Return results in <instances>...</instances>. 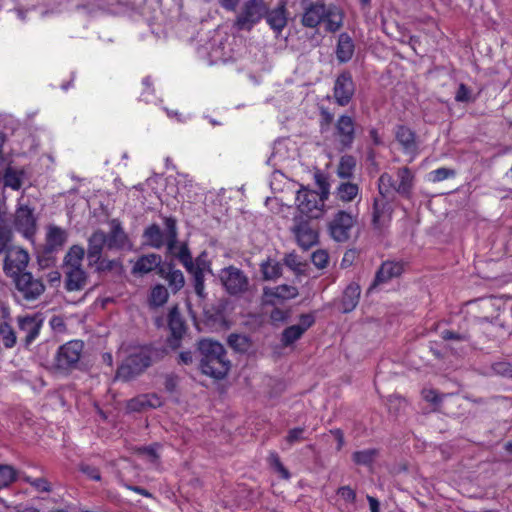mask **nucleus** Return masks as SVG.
Masks as SVG:
<instances>
[{
	"label": "nucleus",
	"mask_w": 512,
	"mask_h": 512,
	"mask_svg": "<svg viewBox=\"0 0 512 512\" xmlns=\"http://www.w3.org/2000/svg\"><path fill=\"white\" fill-rule=\"evenodd\" d=\"M204 212L206 221H214L217 224H240L241 219L246 220L241 200L233 198L230 192L224 189L206 197Z\"/></svg>",
	"instance_id": "obj_1"
},
{
	"label": "nucleus",
	"mask_w": 512,
	"mask_h": 512,
	"mask_svg": "<svg viewBox=\"0 0 512 512\" xmlns=\"http://www.w3.org/2000/svg\"><path fill=\"white\" fill-rule=\"evenodd\" d=\"M198 349L201 354L202 373L215 379L224 378L230 369V361L223 345L211 339H203L199 342Z\"/></svg>",
	"instance_id": "obj_2"
},
{
	"label": "nucleus",
	"mask_w": 512,
	"mask_h": 512,
	"mask_svg": "<svg viewBox=\"0 0 512 512\" xmlns=\"http://www.w3.org/2000/svg\"><path fill=\"white\" fill-rule=\"evenodd\" d=\"M157 354V348L151 344L130 347L126 357L117 368L116 378L125 382L136 378L150 367Z\"/></svg>",
	"instance_id": "obj_3"
},
{
	"label": "nucleus",
	"mask_w": 512,
	"mask_h": 512,
	"mask_svg": "<svg viewBox=\"0 0 512 512\" xmlns=\"http://www.w3.org/2000/svg\"><path fill=\"white\" fill-rule=\"evenodd\" d=\"M301 23L308 28H316L323 23L326 31L336 32L343 24V14L335 5L312 2L304 7Z\"/></svg>",
	"instance_id": "obj_4"
},
{
	"label": "nucleus",
	"mask_w": 512,
	"mask_h": 512,
	"mask_svg": "<svg viewBox=\"0 0 512 512\" xmlns=\"http://www.w3.org/2000/svg\"><path fill=\"white\" fill-rule=\"evenodd\" d=\"M164 191L166 205L176 208L181 201L191 202L194 199L197 195V184L187 174L170 173L165 178Z\"/></svg>",
	"instance_id": "obj_5"
},
{
	"label": "nucleus",
	"mask_w": 512,
	"mask_h": 512,
	"mask_svg": "<svg viewBox=\"0 0 512 512\" xmlns=\"http://www.w3.org/2000/svg\"><path fill=\"white\" fill-rule=\"evenodd\" d=\"M267 14L264 0H246L237 14L234 27L239 31H251Z\"/></svg>",
	"instance_id": "obj_6"
},
{
	"label": "nucleus",
	"mask_w": 512,
	"mask_h": 512,
	"mask_svg": "<svg viewBox=\"0 0 512 512\" xmlns=\"http://www.w3.org/2000/svg\"><path fill=\"white\" fill-rule=\"evenodd\" d=\"M84 349V342L71 340L59 346L54 357L55 368L59 371H71L78 367Z\"/></svg>",
	"instance_id": "obj_7"
},
{
	"label": "nucleus",
	"mask_w": 512,
	"mask_h": 512,
	"mask_svg": "<svg viewBox=\"0 0 512 512\" xmlns=\"http://www.w3.org/2000/svg\"><path fill=\"white\" fill-rule=\"evenodd\" d=\"M295 202L300 214L308 219H317L323 213L324 201L316 191L302 187L297 192Z\"/></svg>",
	"instance_id": "obj_8"
},
{
	"label": "nucleus",
	"mask_w": 512,
	"mask_h": 512,
	"mask_svg": "<svg viewBox=\"0 0 512 512\" xmlns=\"http://www.w3.org/2000/svg\"><path fill=\"white\" fill-rule=\"evenodd\" d=\"M332 136L341 151L352 148L356 139V122L347 114L340 115L335 124Z\"/></svg>",
	"instance_id": "obj_9"
},
{
	"label": "nucleus",
	"mask_w": 512,
	"mask_h": 512,
	"mask_svg": "<svg viewBox=\"0 0 512 512\" xmlns=\"http://www.w3.org/2000/svg\"><path fill=\"white\" fill-rule=\"evenodd\" d=\"M16 322L19 331L25 334L22 338L23 346L25 349H29L40 334V330L43 326V319L38 313L33 315L26 314L18 316Z\"/></svg>",
	"instance_id": "obj_10"
},
{
	"label": "nucleus",
	"mask_w": 512,
	"mask_h": 512,
	"mask_svg": "<svg viewBox=\"0 0 512 512\" xmlns=\"http://www.w3.org/2000/svg\"><path fill=\"white\" fill-rule=\"evenodd\" d=\"M13 279L16 289L26 301L36 300L45 291V286L42 281L35 279L30 272H23Z\"/></svg>",
	"instance_id": "obj_11"
},
{
	"label": "nucleus",
	"mask_w": 512,
	"mask_h": 512,
	"mask_svg": "<svg viewBox=\"0 0 512 512\" xmlns=\"http://www.w3.org/2000/svg\"><path fill=\"white\" fill-rule=\"evenodd\" d=\"M3 270L8 277L14 278L24 272L29 263V254L20 247H12L6 253Z\"/></svg>",
	"instance_id": "obj_12"
},
{
	"label": "nucleus",
	"mask_w": 512,
	"mask_h": 512,
	"mask_svg": "<svg viewBox=\"0 0 512 512\" xmlns=\"http://www.w3.org/2000/svg\"><path fill=\"white\" fill-rule=\"evenodd\" d=\"M355 93V83L350 71L341 72L334 83L333 96L337 105L347 106Z\"/></svg>",
	"instance_id": "obj_13"
},
{
	"label": "nucleus",
	"mask_w": 512,
	"mask_h": 512,
	"mask_svg": "<svg viewBox=\"0 0 512 512\" xmlns=\"http://www.w3.org/2000/svg\"><path fill=\"white\" fill-rule=\"evenodd\" d=\"M220 279L229 294L243 293L248 287V278L241 270L230 266L221 271Z\"/></svg>",
	"instance_id": "obj_14"
},
{
	"label": "nucleus",
	"mask_w": 512,
	"mask_h": 512,
	"mask_svg": "<svg viewBox=\"0 0 512 512\" xmlns=\"http://www.w3.org/2000/svg\"><path fill=\"white\" fill-rule=\"evenodd\" d=\"M0 342L5 349H12L17 344V334L11 324L10 308L0 303Z\"/></svg>",
	"instance_id": "obj_15"
},
{
	"label": "nucleus",
	"mask_w": 512,
	"mask_h": 512,
	"mask_svg": "<svg viewBox=\"0 0 512 512\" xmlns=\"http://www.w3.org/2000/svg\"><path fill=\"white\" fill-rule=\"evenodd\" d=\"M165 244L168 256L178 259L183 265L190 263L188 247L184 242L177 240L175 226H168Z\"/></svg>",
	"instance_id": "obj_16"
},
{
	"label": "nucleus",
	"mask_w": 512,
	"mask_h": 512,
	"mask_svg": "<svg viewBox=\"0 0 512 512\" xmlns=\"http://www.w3.org/2000/svg\"><path fill=\"white\" fill-rule=\"evenodd\" d=\"M183 266L193 275L195 291L199 296H202L204 291L205 273L211 271L206 253L199 255L195 262L192 261V257L190 256V263Z\"/></svg>",
	"instance_id": "obj_17"
},
{
	"label": "nucleus",
	"mask_w": 512,
	"mask_h": 512,
	"mask_svg": "<svg viewBox=\"0 0 512 512\" xmlns=\"http://www.w3.org/2000/svg\"><path fill=\"white\" fill-rule=\"evenodd\" d=\"M298 296V289L292 285H279L274 288H264L263 303L266 305H277L285 300H290Z\"/></svg>",
	"instance_id": "obj_18"
},
{
	"label": "nucleus",
	"mask_w": 512,
	"mask_h": 512,
	"mask_svg": "<svg viewBox=\"0 0 512 512\" xmlns=\"http://www.w3.org/2000/svg\"><path fill=\"white\" fill-rule=\"evenodd\" d=\"M395 139L408 155H415L418 152L416 133L406 125H397L395 128Z\"/></svg>",
	"instance_id": "obj_19"
},
{
	"label": "nucleus",
	"mask_w": 512,
	"mask_h": 512,
	"mask_svg": "<svg viewBox=\"0 0 512 512\" xmlns=\"http://www.w3.org/2000/svg\"><path fill=\"white\" fill-rule=\"evenodd\" d=\"M314 323V317L309 314H304L300 317V323L287 327L283 333L281 342L284 346L293 344L301 338L304 332L310 328Z\"/></svg>",
	"instance_id": "obj_20"
},
{
	"label": "nucleus",
	"mask_w": 512,
	"mask_h": 512,
	"mask_svg": "<svg viewBox=\"0 0 512 512\" xmlns=\"http://www.w3.org/2000/svg\"><path fill=\"white\" fill-rule=\"evenodd\" d=\"M168 327L171 337L168 338L167 345L172 349H176L180 346L181 339L185 333V324L177 308L172 309L169 314Z\"/></svg>",
	"instance_id": "obj_21"
},
{
	"label": "nucleus",
	"mask_w": 512,
	"mask_h": 512,
	"mask_svg": "<svg viewBox=\"0 0 512 512\" xmlns=\"http://www.w3.org/2000/svg\"><path fill=\"white\" fill-rule=\"evenodd\" d=\"M104 247H107L106 234L100 230L94 232L88 238L87 246V265L88 267H94V264L98 262L102 256Z\"/></svg>",
	"instance_id": "obj_22"
},
{
	"label": "nucleus",
	"mask_w": 512,
	"mask_h": 512,
	"mask_svg": "<svg viewBox=\"0 0 512 512\" xmlns=\"http://www.w3.org/2000/svg\"><path fill=\"white\" fill-rule=\"evenodd\" d=\"M264 18L273 31L280 33L287 25L286 3L281 1L274 9H269L267 6V14H265Z\"/></svg>",
	"instance_id": "obj_23"
},
{
	"label": "nucleus",
	"mask_w": 512,
	"mask_h": 512,
	"mask_svg": "<svg viewBox=\"0 0 512 512\" xmlns=\"http://www.w3.org/2000/svg\"><path fill=\"white\" fill-rule=\"evenodd\" d=\"M65 289L67 291L82 290L88 280V274L83 267L65 268Z\"/></svg>",
	"instance_id": "obj_24"
},
{
	"label": "nucleus",
	"mask_w": 512,
	"mask_h": 512,
	"mask_svg": "<svg viewBox=\"0 0 512 512\" xmlns=\"http://www.w3.org/2000/svg\"><path fill=\"white\" fill-rule=\"evenodd\" d=\"M395 192L404 198H410L414 187V174L407 166L398 168Z\"/></svg>",
	"instance_id": "obj_25"
},
{
	"label": "nucleus",
	"mask_w": 512,
	"mask_h": 512,
	"mask_svg": "<svg viewBox=\"0 0 512 512\" xmlns=\"http://www.w3.org/2000/svg\"><path fill=\"white\" fill-rule=\"evenodd\" d=\"M67 241V233L58 226H49L46 233V242L44 245V253L51 254L62 249Z\"/></svg>",
	"instance_id": "obj_26"
},
{
	"label": "nucleus",
	"mask_w": 512,
	"mask_h": 512,
	"mask_svg": "<svg viewBox=\"0 0 512 512\" xmlns=\"http://www.w3.org/2000/svg\"><path fill=\"white\" fill-rule=\"evenodd\" d=\"M392 205L385 195L376 197L373 202L372 224H384L391 221Z\"/></svg>",
	"instance_id": "obj_27"
},
{
	"label": "nucleus",
	"mask_w": 512,
	"mask_h": 512,
	"mask_svg": "<svg viewBox=\"0 0 512 512\" xmlns=\"http://www.w3.org/2000/svg\"><path fill=\"white\" fill-rule=\"evenodd\" d=\"M403 272V264L401 262L396 261H386L384 262L380 269L378 270L374 283L370 289L373 287L385 283L394 277H398Z\"/></svg>",
	"instance_id": "obj_28"
},
{
	"label": "nucleus",
	"mask_w": 512,
	"mask_h": 512,
	"mask_svg": "<svg viewBox=\"0 0 512 512\" xmlns=\"http://www.w3.org/2000/svg\"><path fill=\"white\" fill-rule=\"evenodd\" d=\"M157 407H160V397L154 393L139 395L127 403V409L131 412H142Z\"/></svg>",
	"instance_id": "obj_29"
},
{
	"label": "nucleus",
	"mask_w": 512,
	"mask_h": 512,
	"mask_svg": "<svg viewBox=\"0 0 512 512\" xmlns=\"http://www.w3.org/2000/svg\"><path fill=\"white\" fill-rule=\"evenodd\" d=\"M293 232L299 246L304 250L318 243L319 233L314 226H295Z\"/></svg>",
	"instance_id": "obj_30"
},
{
	"label": "nucleus",
	"mask_w": 512,
	"mask_h": 512,
	"mask_svg": "<svg viewBox=\"0 0 512 512\" xmlns=\"http://www.w3.org/2000/svg\"><path fill=\"white\" fill-rule=\"evenodd\" d=\"M35 208L31 205L29 199L21 197L15 211L13 224H36Z\"/></svg>",
	"instance_id": "obj_31"
},
{
	"label": "nucleus",
	"mask_w": 512,
	"mask_h": 512,
	"mask_svg": "<svg viewBox=\"0 0 512 512\" xmlns=\"http://www.w3.org/2000/svg\"><path fill=\"white\" fill-rule=\"evenodd\" d=\"M355 45L347 33H341L336 47V57L340 63L350 61L354 55Z\"/></svg>",
	"instance_id": "obj_32"
},
{
	"label": "nucleus",
	"mask_w": 512,
	"mask_h": 512,
	"mask_svg": "<svg viewBox=\"0 0 512 512\" xmlns=\"http://www.w3.org/2000/svg\"><path fill=\"white\" fill-rule=\"evenodd\" d=\"M106 243L109 250L130 248L127 234L123 231L122 226H113L109 234H106Z\"/></svg>",
	"instance_id": "obj_33"
},
{
	"label": "nucleus",
	"mask_w": 512,
	"mask_h": 512,
	"mask_svg": "<svg viewBox=\"0 0 512 512\" xmlns=\"http://www.w3.org/2000/svg\"><path fill=\"white\" fill-rule=\"evenodd\" d=\"M360 286L356 283L349 284L341 300V309L343 313H349L355 309L360 297Z\"/></svg>",
	"instance_id": "obj_34"
},
{
	"label": "nucleus",
	"mask_w": 512,
	"mask_h": 512,
	"mask_svg": "<svg viewBox=\"0 0 512 512\" xmlns=\"http://www.w3.org/2000/svg\"><path fill=\"white\" fill-rule=\"evenodd\" d=\"M356 168V158L352 155H343L337 166V176L349 180L353 177Z\"/></svg>",
	"instance_id": "obj_35"
},
{
	"label": "nucleus",
	"mask_w": 512,
	"mask_h": 512,
	"mask_svg": "<svg viewBox=\"0 0 512 512\" xmlns=\"http://www.w3.org/2000/svg\"><path fill=\"white\" fill-rule=\"evenodd\" d=\"M85 249L79 245H73L66 253L63 260V268L82 267Z\"/></svg>",
	"instance_id": "obj_36"
},
{
	"label": "nucleus",
	"mask_w": 512,
	"mask_h": 512,
	"mask_svg": "<svg viewBox=\"0 0 512 512\" xmlns=\"http://www.w3.org/2000/svg\"><path fill=\"white\" fill-rule=\"evenodd\" d=\"M160 266V260L157 255H144L138 259L133 267L134 273L146 274Z\"/></svg>",
	"instance_id": "obj_37"
},
{
	"label": "nucleus",
	"mask_w": 512,
	"mask_h": 512,
	"mask_svg": "<svg viewBox=\"0 0 512 512\" xmlns=\"http://www.w3.org/2000/svg\"><path fill=\"white\" fill-rule=\"evenodd\" d=\"M77 469L88 480L99 482L102 480L100 468L89 460H82L77 464Z\"/></svg>",
	"instance_id": "obj_38"
},
{
	"label": "nucleus",
	"mask_w": 512,
	"mask_h": 512,
	"mask_svg": "<svg viewBox=\"0 0 512 512\" xmlns=\"http://www.w3.org/2000/svg\"><path fill=\"white\" fill-rule=\"evenodd\" d=\"M359 194V186L351 182H342L337 187L336 195L343 202H351Z\"/></svg>",
	"instance_id": "obj_39"
},
{
	"label": "nucleus",
	"mask_w": 512,
	"mask_h": 512,
	"mask_svg": "<svg viewBox=\"0 0 512 512\" xmlns=\"http://www.w3.org/2000/svg\"><path fill=\"white\" fill-rule=\"evenodd\" d=\"M22 473L18 472L13 466L0 464V488L10 486L17 479H20Z\"/></svg>",
	"instance_id": "obj_40"
},
{
	"label": "nucleus",
	"mask_w": 512,
	"mask_h": 512,
	"mask_svg": "<svg viewBox=\"0 0 512 512\" xmlns=\"http://www.w3.org/2000/svg\"><path fill=\"white\" fill-rule=\"evenodd\" d=\"M261 272L265 280H276L282 274V265L273 259H268L261 264Z\"/></svg>",
	"instance_id": "obj_41"
},
{
	"label": "nucleus",
	"mask_w": 512,
	"mask_h": 512,
	"mask_svg": "<svg viewBox=\"0 0 512 512\" xmlns=\"http://www.w3.org/2000/svg\"><path fill=\"white\" fill-rule=\"evenodd\" d=\"M23 175V171L15 170L10 166L7 167L3 175L4 185L12 188L13 190L20 189L22 186Z\"/></svg>",
	"instance_id": "obj_42"
},
{
	"label": "nucleus",
	"mask_w": 512,
	"mask_h": 512,
	"mask_svg": "<svg viewBox=\"0 0 512 512\" xmlns=\"http://www.w3.org/2000/svg\"><path fill=\"white\" fill-rule=\"evenodd\" d=\"M20 480L29 484L38 492L48 493L52 491L51 483L45 477L33 478L26 473H22V475H20Z\"/></svg>",
	"instance_id": "obj_43"
},
{
	"label": "nucleus",
	"mask_w": 512,
	"mask_h": 512,
	"mask_svg": "<svg viewBox=\"0 0 512 512\" xmlns=\"http://www.w3.org/2000/svg\"><path fill=\"white\" fill-rule=\"evenodd\" d=\"M377 455L378 451L376 449H366L354 452L352 459L357 465L370 466L375 461Z\"/></svg>",
	"instance_id": "obj_44"
},
{
	"label": "nucleus",
	"mask_w": 512,
	"mask_h": 512,
	"mask_svg": "<svg viewBox=\"0 0 512 512\" xmlns=\"http://www.w3.org/2000/svg\"><path fill=\"white\" fill-rule=\"evenodd\" d=\"M164 278L168 283V287L173 292L180 290L185 283L183 273L180 270H174L170 268Z\"/></svg>",
	"instance_id": "obj_45"
},
{
	"label": "nucleus",
	"mask_w": 512,
	"mask_h": 512,
	"mask_svg": "<svg viewBox=\"0 0 512 512\" xmlns=\"http://www.w3.org/2000/svg\"><path fill=\"white\" fill-rule=\"evenodd\" d=\"M354 226H329V233L336 242H347L352 237Z\"/></svg>",
	"instance_id": "obj_46"
},
{
	"label": "nucleus",
	"mask_w": 512,
	"mask_h": 512,
	"mask_svg": "<svg viewBox=\"0 0 512 512\" xmlns=\"http://www.w3.org/2000/svg\"><path fill=\"white\" fill-rule=\"evenodd\" d=\"M396 181L393 179L392 175L385 172L382 173L378 179V190L380 195L387 196L392 191H395Z\"/></svg>",
	"instance_id": "obj_47"
},
{
	"label": "nucleus",
	"mask_w": 512,
	"mask_h": 512,
	"mask_svg": "<svg viewBox=\"0 0 512 512\" xmlns=\"http://www.w3.org/2000/svg\"><path fill=\"white\" fill-rule=\"evenodd\" d=\"M228 344L237 352H246L250 347L248 337L240 334H231L228 337Z\"/></svg>",
	"instance_id": "obj_48"
},
{
	"label": "nucleus",
	"mask_w": 512,
	"mask_h": 512,
	"mask_svg": "<svg viewBox=\"0 0 512 512\" xmlns=\"http://www.w3.org/2000/svg\"><path fill=\"white\" fill-rule=\"evenodd\" d=\"M456 175V171L454 169L440 167L435 170H432L428 174V180L433 183H438L444 181L449 178H453Z\"/></svg>",
	"instance_id": "obj_49"
},
{
	"label": "nucleus",
	"mask_w": 512,
	"mask_h": 512,
	"mask_svg": "<svg viewBox=\"0 0 512 512\" xmlns=\"http://www.w3.org/2000/svg\"><path fill=\"white\" fill-rule=\"evenodd\" d=\"M13 233L9 226H0V254L6 253L11 249Z\"/></svg>",
	"instance_id": "obj_50"
},
{
	"label": "nucleus",
	"mask_w": 512,
	"mask_h": 512,
	"mask_svg": "<svg viewBox=\"0 0 512 512\" xmlns=\"http://www.w3.org/2000/svg\"><path fill=\"white\" fill-rule=\"evenodd\" d=\"M118 264L119 262L115 259H108L101 256L98 262L94 264L93 268L96 273L102 274L112 271Z\"/></svg>",
	"instance_id": "obj_51"
},
{
	"label": "nucleus",
	"mask_w": 512,
	"mask_h": 512,
	"mask_svg": "<svg viewBox=\"0 0 512 512\" xmlns=\"http://www.w3.org/2000/svg\"><path fill=\"white\" fill-rule=\"evenodd\" d=\"M356 216L351 212L339 210L329 224H355Z\"/></svg>",
	"instance_id": "obj_52"
},
{
	"label": "nucleus",
	"mask_w": 512,
	"mask_h": 512,
	"mask_svg": "<svg viewBox=\"0 0 512 512\" xmlns=\"http://www.w3.org/2000/svg\"><path fill=\"white\" fill-rule=\"evenodd\" d=\"M268 460L269 463L276 469V471L281 475L282 478L288 479L290 477L289 471L283 466L279 456L276 453H270Z\"/></svg>",
	"instance_id": "obj_53"
},
{
	"label": "nucleus",
	"mask_w": 512,
	"mask_h": 512,
	"mask_svg": "<svg viewBox=\"0 0 512 512\" xmlns=\"http://www.w3.org/2000/svg\"><path fill=\"white\" fill-rule=\"evenodd\" d=\"M304 440V428H293L289 430L286 438L285 443L290 447L295 443H298L300 441Z\"/></svg>",
	"instance_id": "obj_54"
},
{
	"label": "nucleus",
	"mask_w": 512,
	"mask_h": 512,
	"mask_svg": "<svg viewBox=\"0 0 512 512\" xmlns=\"http://www.w3.org/2000/svg\"><path fill=\"white\" fill-rule=\"evenodd\" d=\"M94 217L96 218L95 223L97 224H120L117 220H109V213L108 210L103 207V205H100V212H97V209H94Z\"/></svg>",
	"instance_id": "obj_55"
},
{
	"label": "nucleus",
	"mask_w": 512,
	"mask_h": 512,
	"mask_svg": "<svg viewBox=\"0 0 512 512\" xmlns=\"http://www.w3.org/2000/svg\"><path fill=\"white\" fill-rule=\"evenodd\" d=\"M313 264L320 269L325 268L329 262V255L325 250H317L312 254Z\"/></svg>",
	"instance_id": "obj_56"
},
{
	"label": "nucleus",
	"mask_w": 512,
	"mask_h": 512,
	"mask_svg": "<svg viewBox=\"0 0 512 512\" xmlns=\"http://www.w3.org/2000/svg\"><path fill=\"white\" fill-rule=\"evenodd\" d=\"M337 494L346 503L353 504L356 499V493L350 486H342L337 490Z\"/></svg>",
	"instance_id": "obj_57"
},
{
	"label": "nucleus",
	"mask_w": 512,
	"mask_h": 512,
	"mask_svg": "<svg viewBox=\"0 0 512 512\" xmlns=\"http://www.w3.org/2000/svg\"><path fill=\"white\" fill-rule=\"evenodd\" d=\"M455 100L457 102L471 101V91L467 85L461 83L456 91Z\"/></svg>",
	"instance_id": "obj_58"
},
{
	"label": "nucleus",
	"mask_w": 512,
	"mask_h": 512,
	"mask_svg": "<svg viewBox=\"0 0 512 512\" xmlns=\"http://www.w3.org/2000/svg\"><path fill=\"white\" fill-rule=\"evenodd\" d=\"M149 307L156 309L160 307V284H156L151 291V295L148 299Z\"/></svg>",
	"instance_id": "obj_59"
},
{
	"label": "nucleus",
	"mask_w": 512,
	"mask_h": 512,
	"mask_svg": "<svg viewBox=\"0 0 512 512\" xmlns=\"http://www.w3.org/2000/svg\"><path fill=\"white\" fill-rule=\"evenodd\" d=\"M87 206H88V202L86 200H84V199H81L78 203L74 204L68 210L69 221L70 222H75L76 224H79L81 222V220L77 218V215L75 214V208L77 207L79 209H85Z\"/></svg>",
	"instance_id": "obj_60"
},
{
	"label": "nucleus",
	"mask_w": 512,
	"mask_h": 512,
	"mask_svg": "<svg viewBox=\"0 0 512 512\" xmlns=\"http://www.w3.org/2000/svg\"><path fill=\"white\" fill-rule=\"evenodd\" d=\"M288 318V311L274 308L270 314V319L273 323L284 322Z\"/></svg>",
	"instance_id": "obj_61"
},
{
	"label": "nucleus",
	"mask_w": 512,
	"mask_h": 512,
	"mask_svg": "<svg viewBox=\"0 0 512 512\" xmlns=\"http://www.w3.org/2000/svg\"><path fill=\"white\" fill-rule=\"evenodd\" d=\"M145 234L153 237L154 246L156 248L160 247V226H148Z\"/></svg>",
	"instance_id": "obj_62"
},
{
	"label": "nucleus",
	"mask_w": 512,
	"mask_h": 512,
	"mask_svg": "<svg viewBox=\"0 0 512 512\" xmlns=\"http://www.w3.org/2000/svg\"><path fill=\"white\" fill-rule=\"evenodd\" d=\"M285 264L293 270H300L301 263L295 254H288L285 257Z\"/></svg>",
	"instance_id": "obj_63"
},
{
	"label": "nucleus",
	"mask_w": 512,
	"mask_h": 512,
	"mask_svg": "<svg viewBox=\"0 0 512 512\" xmlns=\"http://www.w3.org/2000/svg\"><path fill=\"white\" fill-rule=\"evenodd\" d=\"M315 180H316L317 185L321 189L322 193L327 194L328 189H329V183L326 180V178L321 173H316Z\"/></svg>",
	"instance_id": "obj_64"
}]
</instances>
